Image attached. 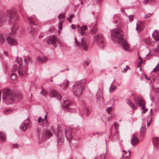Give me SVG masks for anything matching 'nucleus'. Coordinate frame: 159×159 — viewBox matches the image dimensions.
Instances as JSON below:
<instances>
[{
  "instance_id": "nucleus-8",
  "label": "nucleus",
  "mask_w": 159,
  "mask_h": 159,
  "mask_svg": "<svg viewBox=\"0 0 159 159\" xmlns=\"http://www.w3.org/2000/svg\"><path fill=\"white\" fill-rule=\"evenodd\" d=\"M27 67L25 66L21 67L19 66L18 70V73L20 76H24L27 75Z\"/></svg>"
},
{
  "instance_id": "nucleus-5",
  "label": "nucleus",
  "mask_w": 159,
  "mask_h": 159,
  "mask_svg": "<svg viewBox=\"0 0 159 159\" xmlns=\"http://www.w3.org/2000/svg\"><path fill=\"white\" fill-rule=\"evenodd\" d=\"M85 81L80 80L78 81L73 85L74 94L77 96L80 95L84 88Z\"/></svg>"
},
{
  "instance_id": "nucleus-1",
  "label": "nucleus",
  "mask_w": 159,
  "mask_h": 159,
  "mask_svg": "<svg viewBox=\"0 0 159 159\" xmlns=\"http://www.w3.org/2000/svg\"><path fill=\"white\" fill-rule=\"evenodd\" d=\"M20 93L14 91H11L10 89L6 88L3 90L2 98L6 103L12 104L22 98Z\"/></svg>"
},
{
  "instance_id": "nucleus-23",
  "label": "nucleus",
  "mask_w": 159,
  "mask_h": 159,
  "mask_svg": "<svg viewBox=\"0 0 159 159\" xmlns=\"http://www.w3.org/2000/svg\"><path fill=\"white\" fill-rule=\"evenodd\" d=\"M97 99L98 100L101 101L103 99V96L102 92L100 91L97 93L96 95Z\"/></svg>"
},
{
  "instance_id": "nucleus-14",
  "label": "nucleus",
  "mask_w": 159,
  "mask_h": 159,
  "mask_svg": "<svg viewBox=\"0 0 159 159\" xmlns=\"http://www.w3.org/2000/svg\"><path fill=\"white\" fill-rule=\"evenodd\" d=\"M50 92L53 97H56L57 99L59 100L61 99V96L57 90L51 89L50 90Z\"/></svg>"
},
{
  "instance_id": "nucleus-57",
  "label": "nucleus",
  "mask_w": 159,
  "mask_h": 159,
  "mask_svg": "<svg viewBox=\"0 0 159 159\" xmlns=\"http://www.w3.org/2000/svg\"><path fill=\"white\" fill-rule=\"evenodd\" d=\"M11 111V110H6L4 111V113L5 114H7V112Z\"/></svg>"
},
{
  "instance_id": "nucleus-64",
  "label": "nucleus",
  "mask_w": 159,
  "mask_h": 159,
  "mask_svg": "<svg viewBox=\"0 0 159 159\" xmlns=\"http://www.w3.org/2000/svg\"><path fill=\"white\" fill-rule=\"evenodd\" d=\"M150 111H151V114L150 115L151 116H152V109H151L150 110Z\"/></svg>"
},
{
  "instance_id": "nucleus-22",
  "label": "nucleus",
  "mask_w": 159,
  "mask_h": 159,
  "mask_svg": "<svg viewBox=\"0 0 159 159\" xmlns=\"http://www.w3.org/2000/svg\"><path fill=\"white\" fill-rule=\"evenodd\" d=\"M141 24V22L140 21H138L136 24V29L138 33L140 32L142 30L143 28L141 25H140Z\"/></svg>"
},
{
  "instance_id": "nucleus-25",
  "label": "nucleus",
  "mask_w": 159,
  "mask_h": 159,
  "mask_svg": "<svg viewBox=\"0 0 159 159\" xmlns=\"http://www.w3.org/2000/svg\"><path fill=\"white\" fill-rule=\"evenodd\" d=\"M27 19L28 20L30 23L31 24L35 25L33 20H34L35 19L34 16H33L32 17H30L27 18Z\"/></svg>"
},
{
  "instance_id": "nucleus-31",
  "label": "nucleus",
  "mask_w": 159,
  "mask_h": 159,
  "mask_svg": "<svg viewBox=\"0 0 159 159\" xmlns=\"http://www.w3.org/2000/svg\"><path fill=\"white\" fill-rule=\"evenodd\" d=\"M4 42V39L2 34L0 33V45L2 44Z\"/></svg>"
},
{
  "instance_id": "nucleus-30",
  "label": "nucleus",
  "mask_w": 159,
  "mask_h": 159,
  "mask_svg": "<svg viewBox=\"0 0 159 159\" xmlns=\"http://www.w3.org/2000/svg\"><path fill=\"white\" fill-rule=\"evenodd\" d=\"M83 112L85 113L86 116H87L89 112L88 108L86 107H84L83 110Z\"/></svg>"
},
{
  "instance_id": "nucleus-10",
  "label": "nucleus",
  "mask_w": 159,
  "mask_h": 159,
  "mask_svg": "<svg viewBox=\"0 0 159 159\" xmlns=\"http://www.w3.org/2000/svg\"><path fill=\"white\" fill-rule=\"evenodd\" d=\"M57 41V38L55 35H54L49 37V38L48 39L47 41V43L48 44L51 43L55 47H56L57 46V45L56 44V43Z\"/></svg>"
},
{
  "instance_id": "nucleus-49",
  "label": "nucleus",
  "mask_w": 159,
  "mask_h": 159,
  "mask_svg": "<svg viewBox=\"0 0 159 159\" xmlns=\"http://www.w3.org/2000/svg\"><path fill=\"white\" fill-rule=\"evenodd\" d=\"M80 30V34L82 35H85L86 34V33L85 30Z\"/></svg>"
},
{
  "instance_id": "nucleus-16",
  "label": "nucleus",
  "mask_w": 159,
  "mask_h": 159,
  "mask_svg": "<svg viewBox=\"0 0 159 159\" xmlns=\"http://www.w3.org/2000/svg\"><path fill=\"white\" fill-rule=\"evenodd\" d=\"M7 40L9 44L11 45H16L17 44V42L16 39L11 38L10 36H9L7 38Z\"/></svg>"
},
{
  "instance_id": "nucleus-41",
  "label": "nucleus",
  "mask_w": 159,
  "mask_h": 159,
  "mask_svg": "<svg viewBox=\"0 0 159 159\" xmlns=\"http://www.w3.org/2000/svg\"><path fill=\"white\" fill-rule=\"evenodd\" d=\"M64 84H66L67 87L69 85V82L66 79L64 80Z\"/></svg>"
},
{
  "instance_id": "nucleus-19",
  "label": "nucleus",
  "mask_w": 159,
  "mask_h": 159,
  "mask_svg": "<svg viewBox=\"0 0 159 159\" xmlns=\"http://www.w3.org/2000/svg\"><path fill=\"white\" fill-rule=\"evenodd\" d=\"M139 143V140L135 136H134L132 138L131 140V144L134 145H135Z\"/></svg>"
},
{
  "instance_id": "nucleus-53",
  "label": "nucleus",
  "mask_w": 159,
  "mask_h": 159,
  "mask_svg": "<svg viewBox=\"0 0 159 159\" xmlns=\"http://www.w3.org/2000/svg\"><path fill=\"white\" fill-rule=\"evenodd\" d=\"M17 68H18L17 66L16 65H14V67L13 68V71H15L16 70V69Z\"/></svg>"
},
{
  "instance_id": "nucleus-56",
  "label": "nucleus",
  "mask_w": 159,
  "mask_h": 159,
  "mask_svg": "<svg viewBox=\"0 0 159 159\" xmlns=\"http://www.w3.org/2000/svg\"><path fill=\"white\" fill-rule=\"evenodd\" d=\"M143 110V111L142 113H146V111L148 110L147 108H144V109L143 110Z\"/></svg>"
},
{
  "instance_id": "nucleus-15",
  "label": "nucleus",
  "mask_w": 159,
  "mask_h": 159,
  "mask_svg": "<svg viewBox=\"0 0 159 159\" xmlns=\"http://www.w3.org/2000/svg\"><path fill=\"white\" fill-rule=\"evenodd\" d=\"M135 102L136 104H138L139 107H141L142 110H143L145 107V103L144 101L141 99H139L138 100L137 99L135 100Z\"/></svg>"
},
{
  "instance_id": "nucleus-59",
  "label": "nucleus",
  "mask_w": 159,
  "mask_h": 159,
  "mask_svg": "<svg viewBox=\"0 0 159 159\" xmlns=\"http://www.w3.org/2000/svg\"><path fill=\"white\" fill-rule=\"evenodd\" d=\"M3 53L6 56H8V53H7V52L6 51H4L3 52Z\"/></svg>"
},
{
  "instance_id": "nucleus-40",
  "label": "nucleus",
  "mask_w": 159,
  "mask_h": 159,
  "mask_svg": "<svg viewBox=\"0 0 159 159\" xmlns=\"http://www.w3.org/2000/svg\"><path fill=\"white\" fill-rule=\"evenodd\" d=\"M16 78V75L15 74H12L11 76V79L12 80H15Z\"/></svg>"
},
{
  "instance_id": "nucleus-28",
  "label": "nucleus",
  "mask_w": 159,
  "mask_h": 159,
  "mask_svg": "<svg viewBox=\"0 0 159 159\" xmlns=\"http://www.w3.org/2000/svg\"><path fill=\"white\" fill-rule=\"evenodd\" d=\"M30 61V59L28 56H25L24 58V61L25 64H27L29 63Z\"/></svg>"
},
{
  "instance_id": "nucleus-33",
  "label": "nucleus",
  "mask_w": 159,
  "mask_h": 159,
  "mask_svg": "<svg viewBox=\"0 0 159 159\" xmlns=\"http://www.w3.org/2000/svg\"><path fill=\"white\" fill-rule=\"evenodd\" d=\"M152 36L154 39L156 41H158L159 40V35L158 34H152Z\"/></svg>"
},
{
  "instance_id": "nucleus-13",
  "label": "nucleus",
  "mask_w": 159,
  "mask_h": 159,
  "mask_svg": "<svg viewBox=\"0 0 159 159\" xmlns=\"http://www.w3.org/2000/svg\"><path fill=\"white\" fill-rule=\"evenodd\" d=\"M52 135V134L49 130H45L43 131L41 137H45L46 138L49 139Z\"/></svg>"
},
{
  "instance_id": "nucleus-58",
  "label": "nucleus",
  "mask_w": 159,
  "mask_h": 159,
  "mask_svg": "<svg viewBox=\"0 0 159 159\" xmlns=\"http://www.w3.org/2000/svg\"><path fill=\"white\" fill-rule=\"evenodd\" d=\"M71 28L72 29H76V27L74 25H72L71 26Z\"/></svg>"
},
{
  "instance_id": "nucleus-27",
  "label": "nucleus",
  "mask_w": 159,
  "mask_h": 159,
  "mask_svg": "<svg viewBox=\"0 0 159 159\" xmlns=\"http://www.w3.org/2000/svg\"><path fill=\"white\" fill-rule=\"evenodd\" d=\"M92 28L90 31V34H93L96 33L97 31V28L96 27H92L91 26Z\"/></svg>"
},
{
  "instance_id": "nucleus-34",
  "label": "nucleus",
  "mask_w": 159,
  "mask_h": 159,
  "mask_svg": "<svg viewBox=\"0 0 159 159\" xmlns=\"http://www.w3.org/2000/svg\"><path fill=\"white\" fill-rule=\"evenodd\" d=\"M129 105L131 108L134 110L137 108V106L135 107L134 104L133 102H132V103H131V104H130Z\"/></svg>"
},
{
  "instance_id": "nucleus-3",
  "label": "nucleus",
  "mask_w": 159,
  "mask_h": 159,
  "mask_svg": "<svg viewBox=\"0 0 159 159\" xmlns=\"http://www.w3.org/2000/svg\"><path fill=\"white\" fill-rule=\"evenodd\" d=\"M17 13L13 10H8L0 15V26L6 22L10 24L14 23L18 20Z\"/></svg>"
},
{
  "instance_id": "nucleus-50",
  "label": "nucleus",
  "mask_w": 159,
  "mask_h": 159,
  "mask_svg": "<svg viewBox=\"0 0 159 159\" xmlns=\"http://www.w3.org/2000/svg\"><path fill=\"white\" fill-rule=\"evenodd\" d=\"M134 16L133 15H130V16H128L129 19L130 21H131L132 20V19L134 18Z\"/></svg>"
},
{
  "instance_id": "nucleus-46",
  "label": "nucleus",
  "mask_w": 159,
  "mask_h": 159,
  "mask_svg": "<svg viewBox=\"0 0 159 159\" xmlns=\"http://www.w3.org/2000/svg\"><path fill=\"white\" fill-rule=\"evenodd\" d=\"M107 112L108 113H110L112 111V107H108L107 109Z\"/></svg>"
},
{
  "instance_id": "nucleus-24",
  "label": "nucleus",
  "mask_w": 159,
  "mask_h": 159,
  "mask_svg": "<svg viewBox=\"0 0 159 159\" xmlns=\"http://www.w3.org/2000/svg\"><path fill=\"white\" fill-rule=\"evenodd\" d=\"M115 129L116 130V135H114L113 136V137L114 139H119V136L118 134V132L117 130V128L119 127V125L116 123H115Z\"/></svg>"
},
{
  "instance_id": "nucleus-44",
  "label": "nucleus",
  "mask_w": 159,
  "mask_h": 159,
  "mask_svg": "<svg viewBox=\"0 0 159 159\" xmlns=\"http://www.w3.org/2000/svg\"><path fill=\"white\" fill-rule=\"evenodd\" d=\"M130 69V67L129 66H127L125 68H124V70L122 71V73L126 72V71L128 69Z\"/></svg>"
},
{
  "instance_id": "nucleus-52",
  "label": "nucleus",
  "mask_w": 159,
  "mask_h": 159,
  "mask_svg": "<svg viewBox=\"0 0 159 159\" xmlns=\"http://www.w3.org/2000/svg\"><path fill=\"white\" fill-rule=\"evenodd\" d=\"M112 117L111 116H108L107 117V121L111 120L112 119Z\"/></svg>"
},
{
  "instance_id": "nucleus-20",
  "label": "nucleus",
  "mask_w": 159,
  "mask_h": 159,
  "mask_svg": "<svg viewBox=\"0 0 159 159\" xmlns=\"http://www.w3.org/2000/svg\"><path fill=\"white\" fill-rule=\"evenodd\" d=\"M48 59V58L44 57H38L37 58V61L40 63H43L46 61Z\"/></svg>"
},
{
  "instance_id": "nucleus-7",
  "label": "nucleus",
  "mask_w": 159,
  "mask_h": 159,
  "mask_svg": "<svg viewBox=\"0 0 159 159\" xmlns=\"http://www.w3.org/2000/svg\"><path fill=\"white\" fill-rule=\"evenodd\" d=\"M94 41L97 42L99 43V46L104 48L106 45V43L103 35L99 34L94 36Z\"/></svg>"
},
{
  "instance_id": "nucleus-60",
  "label": "nucleus",
  "mask_w": 159,
  "mask_h": 159,
  "mask_svg": "<svg viewBox=\"0 0 159 159\" xmlns=\"http://www.w3.org/2000/svg\"><path fill=\"white\" fill-rule=\"evenodd\" d=\"M74 16V15H70L69 17V19H71V18H73Z\"/></svg>"
},
{
  "instance_id": "nucleus-21",
  "label": "nucleus",
  "mask_w": 159,
  "mask_h": 159,
  "mask_svg": "<svg viewBox=\"0 0 159 159\" xmlns=\"http://www.w3.org/2000/svg\"><path fill=\"white\" fill-rule=\"evenodd\" d=\"M18 25L17 24H14V25L11 28V32L10 33L11 34H15L16 31L17 30L18 28Z\"/></svg>"
},
{
  "instance_id": "nucleus-38",
  "label": "nucleus",
  "mask_w": 159,
  "mask_h": 159,
  "mask_svg": "<svg viewBox=\"0 0 159 159\" xmlns=\"http://www.w3.org/2000/svg\"><path fill=\"white\" fill-rule=\"evenodd\" d=\"M65 18V16L64 14H60L58 16V18L60 20L61 19H63Z\"/></svg>"
},
{
  "instance_id": "nucleus-45",
  "label": "nucleus",
  "mask_w": 159,
  "mask_h": 159,
  "mask_svg": "<svg viewBox=\"0 0 159 159\" xmlns=\"http://www.w3.org/2000/svg\"><path fill=\"white\" fill-rule=\"evenodd\" d=\"M154 51L155 52H159V44H158L156 46V48L154 49Z\"/></svg>"
},
{
  "instance_id": "nucleus-6",
  "label": "nucleus",
  "mask_w": 159,
  "mask_h": 159,
  "mask_svg": "<svg viewBox=\"0 0 159 159\" xmlns=\"http://www.w3.org/2000/svg\"><path fill=\"white\" fill-rule=\"evenodd\" d=\"M75 43L76 45L80 48H83L84 50L86 51L88 50V47L89 45L88 41L85 37L81 39V42H79L77 41L76 38H75Z\"/></svg>"
},
{
  "instance_id": "nucleus-61",
  "label": "nucleus",
  "mask_w": 159,
  "mask_h": 159,
  "mask_svg": "<svg viewBox=\"0 0 159 159\" xmlns=\"http://www.w3.org/2000/svg\"><path fill=\"white\" fill-rule=\"evenodd\" d=\"M71 19H69V17H68L67 18V20L69 21L70 23H71V20H70Z\"/></svg>"
},
{
  "instance_id": "nucleus-62",
  "label": "nucleus",
  "mask_w": 159,
  "mask_h": 159,
  "mask_svg": "<svg viewBox=\"0 0 159 159\" xmlns=\"http://www.w3.org/2000/svg\"><path fill=\"white\" fill-rule=\"evenodd\" d=\"M121 11L123 12H125V11L122 8L121 9Z\"/></svg>"
},
{
  "instance_id": "nucleus-12",
  "label": "nucleus",
  "mask_w": 159,
  "mask_h": 159,
  "mask_svg": "<svg viewBox=\"0 0 159 159\" xmlns=\"http://www.w3.org/2000/svg\"><path fill=\"white\" fill-rule=\"evenodd\" d=\"M71 104V102L68 100H66L63 101V105L64 106L63 110L65 111H70L69 106Z\"/></svg>"
},
{
  "instance_id": "nucleus-4",
  "label": "nucleus",
  "mask_w": 159,
  "mask_h": 159,
  "mask_svg": "<svg viewBox=\"0 0 159 159\" xmlns=\"http://www.w3.org/2000/svg\"><path fill=\"white\" fill-rule=\"evenodd\" d=\"M52 130L53 133L57 135L58 143L60 142V139L64 137V135L68 139L70 140L72 138L71 132L67 131L64 126H61L58 127L57 133L56 130H54L52 129Z\"/></svg>"
},
{
  "instance_id": "nucleus-51",
  "label": "nucleus",
  "mask_w": 159,
  "mask_h": 159,
  "mask_svg": "<svg viewBox=\"0 0 159 159\" xmlns=\"http://www.w3.org/2000/svg\"><path fill=\"white\" fill-rule=\"evenodd\" d=\"M90 63V62L89 61H87L84 62V66H88Z\"/></svg>"
},
{
  "instance_id": "nucleus-26",
  "label": "nucleus",
  "mask_w": 159,
  "mask_h": 159,
  "mask_svg": "<svg viewBox=\"0 0 159 159\" xmlns=\"http://www.w3.org/2000/svg\"><path fill=\"white\" fill-rule=\"evenodd\" d=\"M116 88V87L115 85H113V83L111 84L109 89V91L110 92H112L115 90Z\"/></svg>"
},
{
  "instance_id": "nucleus-29",
  "label": "nucleus",
  "mask_w": 159,
  "mask_h": 159,
  "mask_svg": "<svg viewBox=\"0 0 159 159\" xmlns=\"http://www.w3.org/2000/svg\"><path fill=\"white\" fill-rule=\"evenodd\" d=\"M16 61L17 63L20 64L19 66H21V64L22 62V60L21 58L20 57H16Z\"/></svg>"
},
{
  "instance_id": "nucleus-54",
  "label": "nucleus",
  "mask_w": 159,
  "mask_h": 159,
  "mask_svg": "<svg viewBox=\"0 0 159 159\" xmlns=\"http://www.w3.org/2000/svg\"><path fill=\"white\" fill-rule=\"evenodd\" d=\"M153 34H158L159 36V32L157 30H155Z\"/></svg>"
},
{
  "instance_id": "nucleus-18",
  "label": "nucleus",
  "mask_w": 159,
  "mask_h": 159,
  "mask_svg": "<svg viewBox=\"0 0 159 159\" xmlns=\"http://www.w3.org/2000/svg\"><path fill=\"white\" fill-rule=\"evenodd\" d=\"M7 139V136L5 133L2 132L0 131V140L2 142L6 141Z\"/></svg>"
},
{
  "instance_id": "nucleus-55",
  "label": "nucleus",
  "mask_w": 159,
  "mask_h": 159,
  "mask_svg": "<svg viewBox=\"0 0 159 159\" xmlns=\"http://www.w3.org/2000/svg\"><path fill=\"white\" fill-rule=\"evenodd\" d=\"M18 147V145L17 144H14L13 145V148H17Z\"/></svg>"
},
{
  "instance_id": "nucleus-36",
  "label": "nucleus",
  "mask_w": 159,
  "mask_h": 159,
  "mask_svg": "<svg viewBox=\"0 0 159 159\" xmlns=\"http://www.w3.org/2000/svg\"><path fill=\"white\" fill-rule=\"evenodd\" d=\"M41 94H42L43 96H45L46 95L47 93V91L44 89H43L42 91L40 92Z\"/></svg>"
},
{
  "instance_id": "nucleus-48",
  "label": "nucleus",
  "mask_w": 159,
  "mask_h": 159,
  "mask_svg": "<svg viewBox=\"0 0 159 159\" xmlns=\"http://www.w3.org/2000/svg\"><path fill=\"white\" fill-rule=\"evenodd\" d=\"M129 105L130 104H131V103L132 102L129 99H127L125 101Z\"/></svg>"
},
{
  "instance_id": "nucleus-35",
  "label": "nucleus",
  "mask_w": 159,
  "mask_h": 159,
  "mask_svg": "<svg viewBox=\"0 0 159 159\" xmlns=\"http://www.w3.org/2000/svg\"><path fill=\"white\" fill-rule=\"evenodd\" d=\"M155 0H145L144 3L145 4L154 2Z\"/></svg>"
},
{
  "instance_id": "nucleus-9",
  "label": "nucleus",
  "mask_w": 159,
  "mask_h": 159,
  "mask_svg": "<svg viewBox=\"0 0 159 159\" xmlns=\"http://www.w3.org/2000/svg\"><path fill=\"white\" fill-rule=\"evenodd\" d=\"M30 123L29 119L28 118L21 124L20 129L21 130L25 131L26 129L30 126Z\"/></svg>"
},
{
  "instance_id": "nucleus-39",
  "label": "nucleus",
  "mask_w": 159,
  "mask_h": 159,
  "mask_svg": "<svg viewBox=\"0 0 159 159\" xmlns=\"http://www.w3.org/2000/svg\"><path fill=\"white\" fill-rule=\"evenodd\" d=\"M145 128L144 127H143L141 128V130H140V134L141 135L143 134V133L145 131Z\"/></svg>"
},
{
  "instance_id": "nucleus-17",
  "label": "nucleus",
  "mask_w": 159,
  "mask_h": 159,
  "mask_svg": "<svg viewBox=\"0 0 159 159\" xmlns=\"http://www.w3.org/2000/svg\"><path fill=\"white\" fill-rule=\"evenodd\" d=\"M152 142L154 147L157 148H158L159 147V137H154L152 139Z\"/></svg>"
},
{
  "instance_id": "nucleus-42",
  "label": "nucleus",
  "mask_w": 159,
  "mask_h": 159,
  "mask_svg": "<svg viewBox=\"0 0 159 159\" xmlns=\"http://www.w3.org/2000/svg\"><path fill=\"white\" fill-rule=\"evenodd\" d=\"M88 27L86 25H83L80 28V30H87Z\"/></svg>"
},
{
  "instance_id": "nucleus-43",
  "label": "nucleus",
  "mask_w": 159,
  "mask_h": 159,
  "mask_svg": "<svg viewBox=\"0 0 159 159\" xmlns=\"http://www.w3.org/2000/svg\"><path fill=\"white\" fill-rule=\"evenodd\" d=\"M159 70V67L157 65L153 69V71L155 73Z\"/></svg>"
},
{
  "instance_id": "nucleus-47",
  "label": "nucleus",
  "mask_w": 159,
  "mask_h": 159,
  "mask_svg": "<svg viewBox=\"0 0 159 159\" xmlns=\"http://www.w3.org/2000/svg\"><path fill=\"white\" fill-rule=\"evenodd\" d=\"M152 14H151L150 13H148L146 14L145 16V18H148L150 17Z\"/></svg>"
},
{
  "instance_id": "nucleus-32",
  "label": "nucleus",
  "mask_w": 159,
  "mask_h": 159,
  "mask_svg": "<svg viewBox=\"0 0 159 159\" xmlns=\"http://www.w3.org/2000/svg\"><path fill=\"white\" fill-rule=\"evenodd\" d=\"M129 152V153L128 154V155L125 156V154H126V152L125 151L123 150V154L122 155V157H124V158H127L130 155V152L128 150Z\"/></svg>"
},
{
  "instance_id": "nucleus-63",
  "label": "nucleus",
  "mask_w": 159,
  "mask_h": 159,
  "mask_svg": "<svg viewBox=\"0 0 159 159\" xmlns=\"http://www.w3.org/2000/svg\"><path fill=\"white\" fill-rule=\"evenodd\" d=\"M65 71V69H64V70H60V72H64Z\"/></svg>"
},
{
  "instance_id": "nucleus-11",
  "label": "nucleus",
  "mask_w": 159,
  "mask_h": 159,
  "mask_svg": "<svg viewBox=\"0 0 159 159\" xmlns=\"http://www.w3.org/2000/svg\"><path fill=\"white\" fill-rule=\"evenodd\" d=\"M38 123L40 125H48L49 123L47 119V115L45 116L44 119H42L41 117H39L38 120Z\"/></svg>"
},
{
  "instance_id": "nucleus-2",
  "label": "nucleus",
  "mask_w": 159,
  "mask_h": 159,
  "mask_svg": "<svg viewBox=\"0 0 159 159\" xmlns=\"http://www.w3.org/2000/svg\"><path fill=\"white\" fill-rule=\"evenodd\" d=\"M124 34L122 30L119 28H116L111 32V37L113 41L121 43V45L125 50L128 51L129 45L126 40L123 39Z\"/></svg>"
},
{
  "instance_id": "nucleus-37",
  "label": "nucleus",
  "mask_w": 159,
  "mask_h": 159,
  "mask_svg": "<svg viewBox=\"0 0 159 159\" xmlns=\"http://www.w3.org/2000/svg\"><path fill=\"white\" fill-rule=\"evenodd\" d=\"M63 21V20L60 21L58 23V28L59 29H60L61 30L62 29V27L61 26L62 25Z\"/></svg>"
}]
</instances>
